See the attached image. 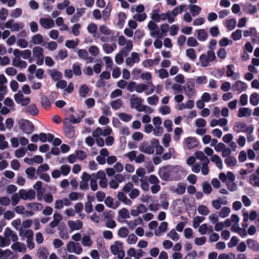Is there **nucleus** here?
Instances as JSON below:
<instances>
[{
	"label": "nucleus",
	"instance_id": "nucleus-31",
	"mask_svg": "<svg viewBox=\"0 0 259 259\" xmlns=\"http://www.w3.org/2000/svg\"><path fill=\"white\" fill-rule=\"evenodd\" d=\"M32 52L34 57L35 58L44 56V50L42 48L39 46L34 47L32 50Z\"/></svg>",
	"mask_w": 259,
	"mask_h": 259
},
{
	"label": "nucleus",
	"instance_id": "nucleus-64",
	"mask_svg": "<svg viewBox=\"0 0 259 259\" xmlns=\"http://www.w3.org/2000/svg\"><path fill=\"white\" fill-rule=\"evenodd\" d=\"M239 242L238 239L236 236L231 238L230 242L228 243V247L232 248L236 246Z\"/></svg>",
	"mask_w": 259,
	"mask_h": 259
},
{
	"label": "nucleus",
	"instance_id": "nucleus-9",
	"mask_svg": "<svg viewBox=\"0 0 259 259\" xmlns=\"http://www.w3.org/2000/svg\"><path fill=\"white\" fill-rule=\"evenodd\" d=\"M68 224L71 231L79 230L82 228L83 226L82 222L80 220H78L76 222L73 221H69Z\"/></svg>",
	"mask_w": 259,
	"mask_h": 259
},
{
	"label": "nucleus",
	"instance_id": "nucleus-48",
	"mask_svg": "<svg viewBox=\"0 0 259 259\" xmlns=\"http://www.w3.org/2000/svg\"><path fill=\"white\" fill-rule=\"evenodd\" d=\"M115 48H116L115 45L114 46V48L108 44H105L103 46V50L107 54L111 53Z\"/></svg>",
	"mask_w": 259,
	"mask_h": 259
},
{
	"label": "nucleus",
	"instance_id": "nucleus-55",
	"mask_svg": "<svg viewBox=\"0 0 259 259\" xmlns=\"http://www.w3.org/2000/svg\"><path fill=\"white\" fill-rule=\"evenodd\" d=\"M35 192L32 189H30L26 191V195L25 196L24 200L30 199L32 200L35 198Z\"/></svg>",
	"mask_w": 259,
	"mask_h": 259
},
{
	"label": "nucleus",
	"instance_id": "nucleus-22",
	"mask_svg": "<svg viewBox=\"0 0 259 259\" xmlns=\"http://www.w3.org/2000/svg\"><path fill=\"white\" fill-rule=\"evenodd\" d=\"M11 248L13 250L15 251H17L19 252L23 251V248H24V250H26V247L24 244H21V243L19 242H16L15 243H13L12 246Z\"/></svg>",
	"mask_w": 259,
	"mask_h": 259
},
{
	"label": "nucleus",
	"instance_id": "nucleus-1",
	"mask_svg": "<svg viewBox=\"0 0 259 259\" xmlns=\"http://www.w3.org/2000/svg\"><path fill=\"white\" fill-rule=\"evenodd\" d=\"M176 172V167L166 165L159 168L158 175L161 180L165 181L172 180V176Z\"/></svg>",
	"mask_w": 259,
	"mask_h": 259
},
{
	"label": "nucleus",
	"instance_id": "nucleus-41",
	"mask_svg": "<svg viewBox=\"0 0 259 259\" xmlns=\"http://www.w3.org/2000/svg\"><path fill=\"white\" fill-rule=\"evenodd\" d=\"M32 40L35 45L41 44L43 41L42 36L40 34H35L33 36Z\"/></svg>",
	"mask_w": 259,
	"mask_h": 259
},
{
	"label": "nucleus",
	"instance_id": "nucleus-37",
	"mask_svg": "<svg viewBox=\"0 0 259 259\" xmlns=\"http://www.w3.org/2000/svg\"><path fill=\"white\" fill-rule=\"evenodd\" d=\"M167 226H168V224L167 222H163L161 223L160 225L159 226V227L158 228V230H159V232L158 233H157L156 231H155V234L156 236L160 235L161 233L164 232L167 230Z\"/></svg>",
	"mask_w": 259,
	"mask_h": 259
},
{
	"label": "nucleus",
	"instance_id": "nucleus-39",
	"mask_svg": "<svg viewBox=\"0 0 259 259\" xmlns=\"http://www.w3.org/2000/svg\"><path fill=\"white\" fill-rule=\"evenodd\" d=\"M89 92V89L86 84H82L79 89V95L81 97H85Z\"/></svg>",
	"mask_w": 259,
	"mask_h": 259
},
{
	"label": "nucleus",
	"instance_id": "nucleus-28",
	"mask_svg": "<svg viewBox=\"0 0 259 259\" xmlns=\"http://www.w3.org/2000/svg\"><path fill=\"white\" fill-rule=\"evenodd\" d=\"M110 105L112 108L116 110L119 109L122 106V102L121 99H118L110 102Z\"/></svg>",
	"mask_w": 259,
	"mask_h": 259
},
{
	"label": "nucleus",
	"instance_id": "nucleus-10",
	"mask_svg": "<svg viewBox=\"0 0 259 259\" xmlns=\"http://www.w3.org/2000/svg\"><path fill=\"white\" fill-rule=\"evenodd\" d=\"M6 28L11 29V31H18L20 29L18 23H14V20L12 19L9 20L5 24Z\"/></svg>",
	"mask_w": 259,
	"mask_h": 259
},
{
	"label": "nucleus",
	"instance_id": "nucleus-6",
	"mask_svg": "<svg viewBox=\"0 0 259 259\" xmlns=\"http://www.w3.org/2000/svg\"><path fill=\"white\" fill-rule=\"evenodd\" d=\"M39 22L41 26L46 29L53 27L54 25V20L52 19L42 18L40 19Z\"/></svg>",
	"mask_w": 259,
	"mask_h": 259
},
{
	"label": "nucleus",
	"instance_id": "nucleus-61",
	"mask_svg": "<svg viewBox=\"0 0 259 259\" xmlns=\"http://www.w3.org/2000/svg\"><path fill=\"white\" fill-rule=\"evenodd\" d=\"M186 191V186L185 185L179 184L175 192L179 195L183 194Z\"/></svg>",
	"mask_w": 259,
	"mask_h": 259
},
{
	"label": "nucleus",
	"instance_id": "nucleus-7",
	"mask_svg": "<svg viewBox=\"0 0 259 259\" xmlns=\"http://www.w3.org/2000/svg\"><path fill=\"white\" fill-rule=\"evenodd\" d=\"M184 91L188 96L191 97V96H193L195 94L194 84L191 82H187L184 87Z\"/></svg>",
	"mask_w": 259,
	"mask_h": 259
},
{
	"label": "nucleus",
	"instance_id": "nucleus-8",
	"mask_svg": "<svg viewBox=\"0 0 259 259\" xmlns=\"http://www.w3.org/2000/svg\"><path fill=\"white\" fill-rule=\"evenodd\" d=\"M139 149L140 151L149 154H153L154 152V147L152 145H148L147 143H143Z\"/></svg>",
	"mask_w": 259,
	"mask_h": 259
},
{
	"label": "nucleus",
	"instance_id": "nucleus-38",
	"mask_svg": "<svg viewBox=\"0 0 259 259\" xmlns=\"http://www.w3.org/2000/svg\"><path fill=\"white\" fill-rule=\"evenodd\" d=\"M16 61V59H14L13 60L12 64L14 66L20 67L21 68H25L27 67V64L26 62H25V61L18 59L17 64H15Z\"/></svg>",
	"mask_w": 259,
	"mask_h": 259
},
{
	"label": "nucleus",
	"instance_id": "nucleus-59",
	"mask_svg": "<svg viewBox=\"0 0 259 259\" xmlns=\"http://www.w3.org/2000/svg\"><path fill=\"white\" fill-rule=\"evenodd\" d=\"M76 156L78 159L83 160L87 157V154L84 151L81 150H77L76 151Z\"/></svg>",
	"mask_w": 259,
	"mask_h": 259
},
{
	"label": "nucleus",
	"instance_id": "nucleus-50",
	"mask_svg": "<svg viewBox=\"0 0 259 259\" xmlns=\"http://www.w3.org/2000/svg\"><path fill=\"white\" fill-rule=\"evenodd\" d=\"M236 21L234 19L228 20L226 21V26L230 30H232L234 29L236 25Z\"/></svg>",
	"mask_w": 259,
	"mask_h": 259
},
{
	"label": "nucleus",
	"instance_id": "nucleus-11",
	"mask_svg": "<svg viewBox=\"0 0 259 259\" xmlns=\"http://www.w3.org/2000/svg\"><path fill=\"white\" fill-rule=\"evenodd\" d=\"M252 111L248 108H240L238 112V116L239 117H249L251 114Z\"/></svg>",
	"mask_w": 259,
	"mask_h": 259
},
{
	"label": "nucleus",
	"instance_id": "nucleus-40",
	"mask_svg": "<svg viewBox=\"0 0 259 259\" xmlns=\"http://www.w3.org/2000/svg\"><path fill=\"white\" fill-rule=\"evenodd\" d=\"M199 59L202 67H205L208 66L209 61L208 59L207 55L204 54L201 55Z\"/></svg>",
	"mask_w": 259,
	"mask_h": 259
},
{
	"label": "nucleus",
	"instance_id": "nucleus-45",
	"mask_svg": "<svg viewBox=\"0 0 259 259\" xmlns=\"http://www.w3.org/2000/svg\"><path fill=\"white\" fill-rule=\"evenodd\" d=\"M230 212V209L228 207H224L221 210L219 215L221 218H224L228 216Z\"/></svg>",
	"mask_w": 259,
	"mask_h": 259
},
{
	"label": "nucleus",
	"instance_id": "nucleus-32",
	"mask_svg": "<svg viewBox=\"0 0 259 259\" xmlns=\"http://www.w3.org/2000/svg\"><path fill=\"white\" fill-rule=\"evenodd\" d=\"M203 192L206 194H209L211 192L212 188L211 185L206 181L202 183Z\"/></svg>",
	"mask_w": 259,
	"mask_h": 259
},
{
	"label": "nucleus",
	"instance_id": "nucleus-36",
	"mask_svg": "<svg viewBox=\"0 0 259 259\" xmlns=\"http://www.w3.org/2000/svg\"><path fill=\"white\" fill-rule=\"evenodd\" d=\"M72 72L76 76H80L81 74L80 66L79 63H75L72 66Z\"/></svg>",
	"mask_w": 259,
	"mask_h": 259
},
{
	"label": "nucleus",
	"instance_id": "nucleus-30",
	"mask_svg": "<svg viewBox=\"0 0 259 259\" xmlns=\"http://www.w3.org/2000/svg\"><path fill=\"white\" fill-rule=\"evenodd\" d=\"M186 5H181L175 8L172 11H170V15H172L174 17L177 16L179 13H182Z\"/></svg>",
	"mask_w": 259,
	"mask_h": 259
},
{
	"label": "nucleus",
	"instance_id": "nucleus-18",
	"mask_svg": "<svg viewBox=\"0 0 259 259\" xmlns=\"http://www.w3.org/2000/svg\"><path fill=\"white\" fill-rule=\"evenodd\" d=\"M26 110L27 113H29L33 116L37 115L39 113L38 109L35 104H31L28 106Z\"/></svg>",
	"mask_w": 259,
	"mask_h": 259
},
{
	"label": "nucleus",
	"instance_id": "nucleus-15",
	"mask_svg": "<svg viewBox=\"0 0 259 259\" xmlns=\"http://www.w3.org/2000/svg\"><path fill=\"white\" fill-rule=\"evenodd\" d=\"M54 220L50 223V226L51 228H54L57 227L59 222L62 220L63 217L59 213H55L53 215Z\"/></svg>",
	"mask_w": 259,
	"mask_h": 259
},
{
	"label": "nucleus",
	"instance_id": "nucleus-29",
	"mask_svg": "<svg viewBox=\"0 0 259 259\" xmlns=\"http://www.w3.org/2000/svg\"><path fill=\"white\" fill-rule=\"evenodd\" d=\"M48 255L49 252L46 247L40 248L38 251V256L40 259H47Z\"/></svg>",
	"mask_w": 259,
	"mask_h": 259
},
{
	"label": "nucleus",
	"instance_id": "nucleus-47",
	"mask_svg": "<svg viewBox=\"0 0 259 259\" xmlns=\"http://www.w3.org/2000/svg\"><path fill=\"white\" fill-rule=\"evenodd\" d=\"M119 118L123 121L128 122L132 119V116L125 113H120L118 114Z\"/></svg>",
	"mask_w": 259,
	"mask_h": 259
},
{
	"label": "nucleus",
	"instance_id": "nucleus-3",
	"mask_svg": "<svg viewBox=\"0 0 259 259\" xmlns=\"http://www.w3.org/2000/svg\"><path fill=\"white\" fill-rule=\"evenodd\" d=\"M20 128L25 134H30L34 130L33 124L27 119H21L18 122Z\"/></svg>",
	"mask_w": 259,
	"mask_h": 259
},
{
	"label": "nucleus",
	"instance_id": "nucleus-49",
	"mask_svg": "<svg viewBox=\"0 0 259 259\" xmlns=\"http://www.w3.org/2000/svg\"><path fill=\"white\" fill-rule=\"evenodd\" d=\"M128 234V230L125 227H121L118 230V235L122 238L126 237Z\"/></svg>",
	"mask_w": 259,
	"mask_h": 259
},
{
	"label": "nucleus",
	"instance_id": "nucleus-44",
	"mask_svg": "<svg viewBox=\"0 0 259 259\" xmlns=\"http://www.w3.org/2000/svg\"><path fill=\"white\" fill-rule=\"evenodd\" d=\"M167 237L174 241H177L179 239V235L174 229H172L167 235Z\"/></svg>",
	"mask_w": 259,
	"mask_h": 259
},
{
	"label": "nucleus",
	"instance_id": "nucleus-51",
	"mask_svg": "<svg viewBox=\"0 0 259 259\" xmlns=\"http://www.w3.org/2000/svg\"><path fill=\"white\" fill-rule=\"evenodd\" d=\"M82 243L84 246H90L92 245V241L89 235H85L82 239Z\"/></svg>",
	"mask_w": 259,
	"mask_h": 259
},
{
	"label": "nucleus",
	"instance_id": "nucleus-57",
	"mask_svg": "<svg viewBox=\"0 0 259 259\" xmlns=\"http://www.w3.org/2000/svg\"><path fill=\"white\" fill-rule=\"evenodd\" d=\"M159 98L156 95H153L147 98V102L150 105H156L158 103Z\"/></svg>",
	"mask_w": 259,
	"mask_h": 259
},
{
	"label": "nucleus",
	"instance_id": "nucleus-52",
	"mask_svg": "<svg viewBox=\"0 0 259 259\" xmlns=\"http://www.w3.org/2000/svg\"><path fill=\"white\" fill-rule=\"evenodd\" d=\"M158 12L159 10H154L152 13L151 19L156 22H159L160 20V16Z\"/></svg>",
	"mask_w": 259,
	"mask_h": 259
},
{
	"label": "nucleus",
	"instance_id": "nucleus-13",
	"mask_svg": "<svg viewBox=\"0 0 259 259\" xmlns=\"http://www.w3.org/2000/svg\"><path fill=\"white\" fill-rule=\"evenodd\" d=\"M186 143L188 148L189 149H192L197 147L198 144L196 139L191 137L186 138Z\"/></svg>",
	"mask_w": 259,
	"mask_h": 259
},
{
	"label": "nucleus",
	"instance_id": "nucleus-21",
	"mask_svg": "<svg viewBox=\"0 0 259 259\" xmlns=\"http://www.w3.org/2000/svg\"><path fill=\"white\" fill-rule=\"evenodd\" d=\"M210 159L211 161L214 162L216 166L220 169L223 168V162L221 158L217 155H213Z\"/></svg>",
	"mask_w": 259,
	"mask_h": 259
},
{
	"label": "nucleus",
	"instance_id": "nucleus-34",
	"mask_svg": "<svg viewBox=\"0 0 259 259\" xmlns=\"http://www.w3.org/2000/svg\"><path fill=\"white\" fill-rule=\"evenodd\" d=\"M186 56L192 61H194L196 59V55L194 49H188L186 51Z\"/></svg>",
	"mask_w": 259,
	"mask_h": 259
},
{
	"label": "nucleus",
	"instance_id": "nucleus-54",
	"mask_svg": "<svg viewBox=\"0 0 259 259\" xmlns=\"http://www.w3.org/2000/svg\"><path fill=\"white\" fill-rule=\"evenodd\" d=\"M204 219L205 218L204 217L197 216L194 218L193 224L194 228H197L199 226L200 223L203 222Z\"/></svg>",
	"mask_w": 259,
	"mask_h": 259
},
{
	"label": "nucleus",
	"instance_id": "nucleus-4",
	"mask_svg": "<svg viewBox=\"0 0 259 259\" xmlns=\"http://www.w3.org/2000/svg\"><path fill=\"white\" fill-rule=\"evenodd\" d=\"M127 89L131 92L136 91L138 93H141L147 91L148 85L144 83H138L135 81H131L127 86Z\"/></svg>",
	"mask_w": 259,
	"mask_h": 259
},
{
	"label": "nucleus",
	"instance_id": "nucleus-20",
	"mask_svg": "<svg viewBox=\"0 0 259 259\" xmlns=\"http://www.w3.org/2000/svg\"><path fill=\"white\" fill-rule=\"evenodd\" d=\"M26 206L31 208L33 210H41L43 208V205L41 203L39 202H33L27 203Z\"/></svg>",
	"mask_w": 259,
	"mask_h": 259
},
{
	"label": "nucleus",
	"instance_id": "nucleus-43",
	"mask_svg": "<svg viewBox=\"0 0 259 259\" xmlns=\"http://www.w3.org/2000/svg\"><path fill=\"white\" fill-rule=\"evenodd\" d=\"M198 211L199 214L204 215H207L209 212L208 208L206 206L203 205H199L198 207Z\"/></svg>",
	"mask_w": 259,
	"mask_h": 259
},
{
	"label": "nucleus",
	"instance_id": "nucleus-25",
	"mask_svg": "<svg viewBox=\"0 0 259 259\" xmlns=\"http://www.w3.org/2000/svg\"><path fill=\"white\" fill-rule=\"evenodd\" d=\"M189 9L193 16L198 15L201 10V8L199 6L195 5H190Z\"/></svg>",
	"mask_w": 259,
	"mask_h": 259
},
{
	"label": "nucleus",
	"instance_id": "nucleus-23",
	"mask_svg": "<svg viewBox=\"0 0 259 259\" xmlns=\"http://www.w3.org/2000/svg\"><path fill=\"white\" fill-rule=\"evenodd\" d=\"M249 183L254 187H259V177L255 174H251L249 177Z\"/></svg>",
	"mask_w": 259,
	"mask_h": 259
},
{
	"label": "nucleus",
	"instance_id": "nucleus-53",
	"mask_svg": "<svg viewBox=\"0 0 259 259\" xmlns=\"http://www.w3.org/2000/svg\"><path fill=\"white\" fill-rule=\"evenodd\" d=\"M187 44L189 47H197L199 43L197 40L193 37H189L188 38Z\"/></svg>",
	"mask_w": 259,
	"mask_h": 259
},
{
	"label": "nucleus",
	"instance_id": "nucleus-27",
	"mask_svg": "<svg viewBox=\"0 0 259 259\" xmlns=\"http://www.w3.org/2000/svg\"><path fill=\"white\" fill-rule=\"evenodd\" d=\"M225 163L230 167H233L237 164L236 159L232 156H228L225 159Z\"/></svg>",
	"mask_w": 259,
	"mask_h": 259
},
{
	"label": "nucleus",
	"instance_id": "nucleus-12",
	"mask_svg": "<svg viewBox=\"0 0 259 259\" xmlns=\"http://www.w3.org/2000/svg\"><path fill=\"white\" fill-rule=\"evenodd\" d=\"M123 248L122 243L119 241H116L114 245L110 246V250L111 253L114 255H117L119 252L120 248Z\"/></svg>",
	"mask_w": 259,
	"mask_h": 259
},
{
	"label": "nucleus",
	"instance_id": "nucleus-2",
	"mask_svg": "<svg viewBox=\"0 0 259 259\" xmlns=\"http://www.w3.org/2000/svg\"><path fill=\"white\" fill-rule=\"evenodd\" d=\"M134 97L135 95H133L132 96V98L130 99L131 107L132 108H135L139 111H145L146 108H147L148 109V112H149V113H151L152 112V109L150 107H147L145 105H143L141 108H140V106L142 104L143 100L138 97Z\"/></svg>",
	"mask_w": 259,
	"mask_h": 259
},
{
	"label": "nucleus",
	"instance_id": "nucleus-26",
	"mask_svg": "<svg viewBox=\"0 0 259 259\" xmlns=\"http://www.w3.org/2000/svg\"><path fill=\"white\" fill-rule=\"evenodd\" d=\"M259 103V95L257 93H252L250 96V103L253 106H256Z\"/></svg>",
	"mask_w": 259,
	"mask_h": 259
},
{
	"label": "nucleus",
	"instance_id": "nucleus-58",
	"mask_svg": "<svg viewBox=\"0 0 259 259\" xmlns=\"http://www.w3.org/2000/svg\"><path fill=\"white\" fill-rule=\"evenodd\" d=\"M61 174L64 176H67L70 171V167L68 165H63L60 167Z\"/></svg>",
	"mask_w": 259,
	"mask_h": 259
},
{
	"label": "nucleus",
	"instance_id": "nucleus-5",
	"mask_svg": "<svg viewBox=\"0 0 259 259\" xmlns=\"http://www.w3.org/2000/svg\"><path fill=\"white\" fill-rule=\"evenodd\" d=\"M63 123L65 136L70 139L73 138L75 136L74 127L69 122L68 118L65 119Z\"/></svg>",
	"mask_w": 259,
	"mask_h": 259
},
{
	"label": "nucleus",
	"instance_id": "nucleus-56",
	"mask_svg": "<svg viewBox=\"0 0 259 259\" xmlns=\"http://www.w3.org/2000/svg\"><path fill=\"white\" fill-rule=\"evenodd\" d=\"M50 167L48 164H42L39 165L37 169V174L39 175L40 173H42L43 171H48Z\"/></svg>",
	"mask_w": 259,
	"mask_h": 259
},
{
	"label": "nucleus",
	"instance_id": "nucleus-16",
	"mask_svg": "<svg viewBox=\"0 0 259 259\" xmlns=\"http://www.w3.org/2000/svg\"><path fill=\"white\" fill-rule=\"evenodd\" d=\"M40 100L42 106L46 110H49L51 108V103L49 100L48 98L45 95H41L40 97Z\"/></svg>",
	"mask_w": 259,
	"mask_h": 259
},
{
	"label": "nucleus",
	"instance_id": "nucleus-33",
	"mask_svg": "<svg viewBox=\"0 0 259 259\" xmlns=\"http://www.w3.org/2000/svg\"><path fill=\"white\" fill-rule=\"evenodd\" d=\"M104 203L107 206L110 208L115 209L118 207V205H115L114 206H113V199L110 196H107L105 198L104 200Z\"/></svg>",
	"mask_w": 259,
	"mask_h": 259
},
{
	"label": "nucleus",
	"instance_id": "nucleus-35",
	"mask_svg": "<svg viewBox=\"0 0 259 259\" xmlns=\"http://www.w3.org/2000/svg\"><path fill=\"white\" fill-rule=\"evenodd\" d=\"M118 22L117 24L120 27H122L126 19V15L124 12H120L118 15Z\"/></svg>",
	"mask_w": 259,
	"mask_h": 259
},
{
	"label": "nucleus",
	"instance_id": "nucleus-14",
	"mask_svg": "<svg viewBox=\"0 0 259 259\" xmlns=\"http://www.w3.org/2000/svg\"><path fill=\"white\" fill-rule=\"evenodd\" d=\"M246 127V124L243 122H236L233 127V130L237 133H244L245 128Z\"/></svg>",
	"mask_w": 259,
	"mask_h": 259
},
{
	"label": "nucleus",
	"instance_id": "nucleus-60",
	"mask_svg": "<svg viewBox=\"0 0 259 259\" xmlns=\"http://www.w3.org/2000/svg\"><path fill=\"white\" fill-rule=\"evenodd\" d=\"M22 11L20 8H16L11 13V16L13 18H18L22 15Z\"/></svg>",
	"mask_w": 259,
	"mask_h": 259
},
{
	"label": "nucleus",
	"instance_id": "nucleus-19",
	"mask_svg": "<svg viewBox=\"0 0 259 259\" xmlns=\"http://www.w3.org/2000/svg\"><path fill=\"white\" fill-rule=\"evenodd\" d=\"M207 33L203 29L197 30V37L200 41H204L207 38Z\"/></svg>",
	"mask_w": 259,
	"mask_h": 259
},
{
	"label": "nucleus",
	"instance_id": "nucleus-63",
	"mask_svg": "<svg viewBox=\"0 0 259 259\" xmlns=\"http://www.w3.org/2000/svg\"><path fill=\"white\" fill-rule=\"evenodd\" d=\"M251 41L253 43H258L259 42V36L255 28L253 29V32L251 34Z\"/></svg>",
	"mask_w": 259,
	"mask_h": 259
},
{
	"label": "nucleus",
	"instance_id": "nucleus-17",
	"mask_svg": "<svg viewBox=\"0 0 259 259\" xmlns=\"http://www.w3.org/2000/svg\"><path fill=\"white\" fill-rule=\"evenodd\" d=\"M247 244L248 247L254 251H257L259 250V244L257 241L251 239H248L247 240Z\"/></svg>",
	"mask_w": 259,
	"mask_h": 259
},
{
	"label": "nucleus",
	"instance_id": "nucleus-24",
	"mask_svg": "<svg viewBox=\"0 0 259 259\" xmlns=\"http://www.w3.org/2000/svg\"><path fill=\"white\" fill-rule=\"evenodd\" d=\"M49 74L51 75L52 78L54 81H59L62 77V74L61 72L56 70H50Z\"/></svg>",
	"mask_w": 259,
	"mask_h": 259
},
{
	"label": "nucleus",
	"instance_id": "nucleus-62",
	"mask_svg": "<svg viewBox=\"0 0 259 259\" xmlns=\"http://www.w3.org/2000/svg\"><path fill=\"white\" fill-rule=\"evenodd\" d=\"M77 54L79 58L83 59H86L88 58L89 54L86 50L80 49L78 51Z\"/></svg>",
	"mask_w": 259,
	"mask_h": 259
},
{
	"label": "nucleus",
	"instance_id": "nucleus-42",
	"mask_svg": "<svg viewBox=\"0 0 259 259\" xmlns=\"http://www.w3.org/2000/svg\"><path fill=\"white\" fill-rule=\"evenodd\" d=\"M232 39L234 40H238L241 38L242 37V30L237 29L232 32L231 34Z\"/></svg>",
	"mask_w": 259,
	"mask_h": 259
},
{
	"label": "nucleus",
	"instance_id": "nucleus-46",
	"mask_svg": "<svg viewBox=\"0 0 259 259\" xmlns=\"http://www.w3.org/2000/svg\"><path fill=\"white\" fill-rule=\"evenodd\" d=\"M118 214L122 219H128L130 217L128 211L125 208L121 209L119 211Z\"/></svg>",
	"mask_w": 259,
	"mask_h": 259
}]
</instances>
